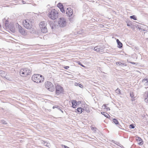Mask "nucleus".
<instances>
[{"label": "nucleus", "mask_w": 148, "mask_h": 148, "mask_svg": "<svg viewBox=\"0 0 148 148\" xmlns=\"http://www.w3.org/2000/svg\"><path fill=\"white\" fill-rule=\"evenodd\" d=\"M32 79L35 82L39 83L42 82L44 80V77L41 75L36 74L32 76Z\"/></svg>", "instance_id": "obj_1"}, {"label": "nucleus", "mask_w": 148, "mask_h": 148, "mask_svg": "<svg viewBox=\"0 0 148 148\" xmlns=\"http://www.w3.org/2000/svg\"><path fill=\"white\" fill-rule=\"evenodd\" d=\"M48 16L53 20L57 19L58 16V13L55 9H53L51 10L48 14Z\"/></svg>", "instance_id": "obj_2"}, {"label": "nucleus", "mask_w": 148, "mask_h": 148, "mask_svg": "<svg viewBox=\"0 0 148 148\" xmlns=\"http://www.w3.org/2000/svg\"><path fill=\"white\" fill-rule=\"evenodd\" d=\"M31 71L27 68H24L21 70L19 73L20 75L23 77L29 75L31 73Z\"/></svg>", "instance_id": "obj_3"}, {"label": "nucleus", "mask_w": 148, "mask_h": 148, "mask_svg": "<svg viewBox=\"0 0 148 148\" xmlns=\"http://www.w3.org/2000/svg\"><path fill=\"white\" fill-rule=\"evenodd\" d=\"M45 88L49 91L53 92L54 90V86L51 82H46L45 83Z\"/></svg>", "instance_id": "obj_4"}, {"label": "nucleus", "mask_w": 148, "mask_h": 148, "mask_svg": "<svg viewBox=\"0 0 148 148\" xmlns=\"http://www.w3.org/2000/svg\"><path fill=\"white\" fill-rule=\"evenodd\" d=\"M66 19L64 18H60L58 21L59 26L62 27H64L66 26Z\"/></svg>", "instance_id": "obj_5"}, {"label": "nucleus", "mask_w": 148, "mask_h": 148, "mask_svg": "<svg viewBox=\"0 0 148 148\" xmlns=\"http://www.w3.org/2000/svg\"><path fill=\"white\" fill-rule=\"evenodd\" d=\"M24 26L27 29H29L32 27V25L28 19L25 20L23 21Z\"/></svg>", "instance_id": "obj_6"}, {"label": "nucleus", "mask_w": 148, "mask_h": 148, "mask_svg": "<svg viewBox=\"0 0 148 148\" xmlns=\"http://www.w3.org/2000/svg\"><path fill=\"white\" fill-rule=\"evenodd\" d=\"M56 93L58 95L64 92L63 88L61 86L57 85L56 86Z\"/></svg>", "instance_id": "obj_7"}, {"label": "nucleus", "mask_w": 148, "mask_h": 148, "mask_svg": "<svg viewBox=\"0 0 148 148\" xmlns=\"http://www.w3.org/2000/svg\"><path fill=\"white\" fill-rule=\"evenodd\" d=\"M18 28L19 31L20 33L23 35H26L27 34V33L25 32L24 29L20 26H18Z\"/></svg>", "instance_id": "obj_8"}, {"label": "nucleus", "mask_w": 148, "mask_h": 148, "mask_svg": "<svg viewBox=\"0 0 148 148\" xmlns=\"http://www.w3.org/2000/svg\"><path fill=\"white\" fill-rule=\"evenodd\" d=\"M57 6L60 9L62 13H65V11L64 8L63 6L62 3H58L57 5Z\"/></svg>", "instance_id": "obj_9"}, {"label": "nucleus", "mask_w": 148, "mask_h": 148, "mask_svg": "<svg viewBox=\"0 0 148 148\" xmlns=\"http://www.w3.org/2000/svg\"><path fill=\"white\" fill-rule=\"evenodd\" d=\"M66 13L69 16V17L71 16L73 14V10L70 8H67Z\"/></svg>", "instance_id": "obj_10"}, {"label": "nucleus", "mask_w": 148, "mask_h": 148, "mask_svg": "<svg viewBox=\"0 0 148 148\" xmlns=\"http://www.w3.org/2000/svg\"><path fill=\"white\" fill-rule=\"evenodd\" d=\"M136 140L138 142V144L139 145H141L143 144V141L140 138L138 137H137L136 138Z\"/></svg>", "instance_id": "obj_11"}, {"label": "nucleus", "mask_w": 148, "mask_h": 148, "mask_svg": "<svg viewBox=\"0 0 148 148\" xmlns=\"http://www.w3.org/2000/svg\"><path fill=\"white\" fill-rule=\"evenodd\" d=\"M116 40L118 45L117 47L120 48H121V47H122L123 46L122 43L120 41H119V40L118 39H117Z\"/></svg>", "instance_id": "obj_12"}, {"label": "nucleus", "mask_w": 148, "mask_h": 148, "mask_svg": "<svg viewBox=\"0 0 148 148\" xmlns=\"http://www.w3.org/2000/svg\"><path fill=\"white\" fill-rule=\"evenodd\" d=\"M44 26L45 25V26H46L47 24L45 22L42 21L40 23L39 26L40 29L44 27Z\"/></svg>", "instance_id": "obj_13"}, {"label": "nucleus", "mask_w": 148, "mask_h": 148, "mask_svg": "<svg viewBox=\"0 0 148 148\" xmlns=\"http://www.w3.org/2000/svg\"><path fill=\"white\" fill-rule=\"evenodd\" d=\"M72 107L75 108L77 104V102L75 100H73L72 101Z\"/></svg>", "instance_id": "obj_14"}, {"label": "nucleus", "mask_w": 148, "mask_h": 148, "mask_svg": "<svg viewBox=\"0 0 148 148\" xmlns=\"http://www.w3.org/2000/svg\"><path fill=\"white\" fill-rule=\"evenodd\" d=\"M5 27L6 28H10V30H11V31H13V29H12H12L10 27V25L9 24V23H8V21H7V20H6L5 22Z\"/></svg>", "instance_id": "obj_15"}, {"label": "nucleus", "mask_w": 148, "mask_h": 148, "mask_svg": "<svg viewBox=\"0 0 148 148\" xmlns=\"http://www.w3.org/2000/svg\"><path fill=\"white\" fill-rule=\"evenodd\" d=\"M44 27H43V28H41V31L43 33H45L47 32V29L46 26H45V25H44Z\"/></svg>", "instance_id": "obj_16"}, {"label": "nucleus", "mask_w": 148, "mask_h": 148, "mask_svg": "<svg viewBox=\"0 0 148 148\" xmlns=\"http://www.w3.org/2000/svg\"><path fill=\"white\" fill-rule=\"evenodd\" d=\"M48 22V23L49 24L51 27V29H53L54 28V23L51 21H49Z\"/></svg>", "instance_id": "obj_17"}, {"label": "nucleus", "mask_w": 148, "mask_h": 148, "mask_svg": "<svg viewBox=\"0 0 148 148\" xmlns=\"http://www.w3.org/2000/svg\"><path fill=\"white\" fill-rule=\"evenodd\" d=\"M6 73L3 71H0V75L2 77H4Z\"/></svg>", "instance_id": "obj_18"}, {"label": "nucleus", "mask_w": 148, "mask_h": 148, "mask_svg": "<svg viewBox=\"0 0 148 148\" xmlns=\"http://www.w3.org/2000/svg\"><path fill=\"white\" fill-rule=\"evenodd\" d=\"M116 65L117 66H126V65L125 63H122L120 62H116Z\"/></svg>", "instance_id": "obj_19"}, {"label": "nucleus", "mask_w": 148, "mask_h": 148, "mask_svg": "<svg viewBox=\"0 0 148 148\" xmlns=\"http://www.w3.org/2000/svg\"><path fill=\"white\" fill-rule=\"evenodd\" d=\"M4 77L8 80L10 81L11 80V77L9 75H7L6 74Z\"/></svg>", "instance_id": "obj_20"}, {"label": "nucleus", "mask_w": 148, "mask_h": 148, "mask_svg": "<svg viewBox=\"0 0 148 148\" xmlns=\"http://www.w3.org/2000/svg\"><path fill=\"white\" fill-rule=\"evenodd\" d=\"M83 110H84L83 108L81 107L78 108L77 109V111L79 112H80V113L82 112Z\"/></svg>", "instance_id": "obj_21"}, {"label": "nucleus", "mask_w": 148, "mask_h": 148, "mask_svg": "<svg viewBox=\"0 0 148 148\" xmlns=\"http://www.w3.org/2000/svg\"><path fill=\"white\" fill-rule=\"evenodd\" d=\"M101 114L104 115V116L107 118H108L109 116H110V115L104 112H101Z\"/></svg>", "instance_id": "obj_22"}, {"label": "nucleus", "mask_w": 148, "mask_h": 148, "mask_svg": "<svg viewBox=\"0 0 148 148\" xmlns=\"http://www.w3.org/2000/svg\"><path fill=\"white\" fill-rule=\"evenodd\" d=\"M112 121L116 125L118 124L119 123L118 121L116 119H113Z\"/></svg>", "instance_id": "obj_23"}, {"label": "nucleus", "mask_w": 148, "mask_h": 148, "mask_svg": "<svg viewBox=\"0 0 148 148\" xmlns=\"http://www.w3.org/2000/svg\"><path fill=\"white\" fill-rule=\"evenodd\" d=\"M94 50L97 52H99L100 51L99 48L98 46H97L95 47L94 48Z\"/></svg>", "instance_id": "obj_24"}, {"label": "nucleus", "mask_w": 148, "mask_h": 148, "mask_svg": "<svg viewBox=\"0 0 148 148\" xmlns=\"http://www.w3.org/2000/svg\"><path fill=\"white\" fill-rule=\"evenodd\" d=\"M130 18L131 19H133L134 20H137L136 17H135V15H132L130 16Z\"/></svg>", "instance_id": "obj_25"}, {"label": "nucleus", "mask_w": 148, "mask_h": 148, "mask_svg": "<svg viewBox=\"0 0 148 148\" xmlns=\"http://www.w3.org/2000/svg\"><path fill=\"white\" fill-rule=\"evenodd\" d=\"M145 102L147 103H148V92L147 93V95L146 96V98L145 99Z\"/></svg>", "instance_id": "obj_26"}, {"label": "nucleus", "mask_w": 148, "mask_h": 148, "mask_svg": "<svg viewBox=\"0 0 148 148\" xmlns=\"http://www.w3.org/2000/svg\"><path fill=\"white\" fill-rule=\"evenodd\" d=\"M130 128L134 129L135 128V126L133 124H131L130 125Z\"/></svg>", "instance_id": "obj_27"}, {"label": "nucleus", "mask_w": 148, "mask_h": 148, "mask_svg": "<svg viewBox=\"0 0 148 148\" xmlns=\"http://www.w3.org/2000/svg\"><path fill=\"white\" fill-rule=\"evenodd\" d=\"M116 92L118 94H120L121 93V90L119 89L118 88H117L116 90Z\"/></svg>", "instance_id": "obj_28"}, {"label": "nucleus", "mask_w": 148, "mask_h": 148, "mask_svg": "<svg viewBox=\"0 0 148 148\" xmlns=\"http://www.w3.org/2000/svg\"><path fill=\"white\" fill-rule=\"evenodd\" d=\"M56 108H57L61 112H62V113L63 112V111L61 109V107H60L59 106H57Z\"/></svg>", "instance_id": "obj_29"}, {"label": "nucleus", "mask_w": 148, "mask_h": 148, "mask_svg": "<svg viewBox=\"0 0 148 148\" xmlns=\"http://www.w3.org/2000/svg\"><path fill=\"white\" fill-rule=\"evenodd\" d=\"M143 82L146 81V83H148V79L146 78L143 80Z\"/></svg>", "instance_id": "obj_30"}, {"label": "nucleus", "mask_w": 148, "mask_h": 148, "mask_svg": "<svg viewBox=\"0 0 148 148\" xmlns=\"http://www.w3.org/2000/svg\"><path fill=\"white\" fill-rule=\"evenodd\" d=\"M130 96L132 98H134V97L133 92L130 93Z\"/></svg>", "instance_id": "obj_31"}, {"label": "nucleus", "mask_w": 148, "mask_h": 148, "mask_svg": "<svg viewBox=\"0 0 148 148\" xmlns=\"http://www.w3.org/2000/svg\"><path fill=\"white\" fill-rule=\"evenodd\" d=\"M44 145H45V146H49V143H47V142H45L44 143Z\"/></svg>", "instance_id": "obj_32"}, {"label": "nucleus", "mask_w": 148, "mask_h": 148, "mask_svg": "<svg viewBox=\"0 0 148 148\" xmlns=\"http://www.w3.org/2000/svg\"><path fill=\"white\" fill-rule=\"evenodd\" d=\"M91 129L92 130H94L95 131H96V128L95 127H92L91 128Z\"/></svg>", "instance_id": "obj_33"}, {"label": "nucleus", "mask_w": 148, "mask_h": 148, "mask_svg": "<svg viewBox=\"0 0 148 148\" xmlns=\"http://www.w3.org/2000/svg\"><path fill=\"white\" fill-rule=\"evenodd\" d=\"M69 68V66H65L64 67V68L66 69H67Z\"/></svg>", "instance_id": "obj_34"}, {"label": "nucleus", "mask_w": 148, "mask_h": 148, "mask_svg": "<svg viewBox=\"0 0 148 148\" xmlns=\"http://www.w3.org/2000/svg\"><path fill=\"white\" fill-rule=\"evenodd\" d=\"M78 84L79 85V86L81 88H82V87H83V86H82V85L81 84Z\"/></svg>", "instance_id": "obj_35"}, {"label": "nucleus", "mask_w": 148, "mask_h": 148, "mask_svg": "<svg viewBox=\"0 0 148 148\" xmlns=\"http://www.w3.org/2000/svg\"><path fill=\"white\" fill-rule=\"evenodd\" d=\"M64 148H69V147H67L66 145H64Z\"/></svg>", "instance_id": "obj_36"}, {"label": "nucleus", "mask_w": 148, "mask_h": 148, "mask_svg": "<svg viewBox=\"0 0 148 148\" xmlns=\"http://www.w3.org/2000/svg\"><path fill=\"white\" fill-rule=\"evenodd\" d=\"M80 64L81 66H82L84 67V66L82 64Z\"/></svg>", "instance_id": "obj_37"}, {"label": "nucleus", "mask_w": 148, "mask_h": 148, "mask_svg": "<svg viewBox=\"0 0 148 148\" xmlns=\"http://www.w3.org/2000/svg\"><path fill=\"white\" fill-rule=\"evenodd\" d=\"M131 63L132 64H135V63L134 62H131Z\"/></svg>", "instance_id": "obj_38"}, {"label": "nucleus", "mask_w": 148, "mask_h": 148, "mask_svg": "<svg viewBox=\"0 0 148 148\" xmlns=\"http://www.w3.org/2000/svg\"><path fill=\"white\" fill-rule=\"evenodd\" d=\"M55 108H56V106H53V109H54Z\"/></svg>", "instance_id": "obj_39"}, {"label": "nucleus", "mask_w": 148, "mask_h": 148, "mask_svg": "<svg viewBox=\"0 0 148 148\" xmlns=\"http://www.w3.org/2000/svg\"><path fill=\"white\" fill-rule=\"evenodd\" d=\"M107 109V110H110V108H106Z\"/></svg>", "instance_id": "obj_40"}, {"label": "nucleus", "mask_w": 148, "mask_h": 148, "mask_svg": "<svg viewBox=\"0 0 148 148\" xmlns=\"http://www.w3.org/2000/svg\"><path fill=\"white\" fill-rule=\"evenodd\" d=\"M127 26H130V25L128 24H127Z\"/></svg>", "instance_id": "obj_41"}, {"label": "nucleus", "mask_w": 148, "mask_h": 148, "mask_svg": "<svg viewBox=\"0 0 148 148\" xmlns=\"http://www.w3.org/2000/svg\"><path fill=\"white\" fill-rule=\"evenodd\" d=\"M104 106L105 108H106V105H104Z\"/></svg>", "instance_id": "obj_42"}, {"label": "nucleus", "mask_w": 148, "mask_h": 148, "mask_svg": "<svg viewBox=\"0 0 148 148\" xmlns=\"http://www.w3.org/2000/svg\"><path fill=\"white\" fill-rule=\"evenodd\" d=\"M4 122H5V121H4V122H3V124H6V123H4Z\"/></svg>", "instance_id": "obj_43"}, {"label": "nucleus", "mask_w": 148, "mask_h": 148, "mask_svg": "<svg viewBox=\"0 0 148 148\" xmlns=\"http://www.w3.org/2000/svg\"><path fill=\"white\" fill-rule=\"evenodd\" d=\"M4 122H5V121H4V122H3V124H6V123H4Z\"/></svg>", "instance_id": "obj_44"}, {"label": "nucleus", "mask_w": 148, "mask_h": 148, "mask_svg": "<svg viewBox=\"0 0 148 148\" xmlns=\"http://www.w3.org/2000/svg\"><path fill=\"white\" fill-rule=\"evenodd\" d=\"M4 122H5V121H4V122H3V124H6V123H4Z\"/></svg>", "instance_id": "obj_45"}]
</instances>
